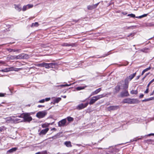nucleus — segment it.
<instances>
[{
	"label": "nucleus",
	"instance_id": "nucleus-11",
	"mask_svg": "<svg viewBox=\"0 0 154 154\" xmlns=\"http://www.w3.org/2000/svg\"><path fill=\"white\" fill-rule=\"evenodd\" d=\"M33 7V5L32 4H28L26 5H24L23 7L22 11H25L27 9L31 8Z\"/></svg>",
	"mask_w": 154,
	"mask_h": 154
},
{
	"label": "nucleus",
	"instance_id": "nucleus-21",
	"mask_svg": "<svg viewBox=\"0 0 154 154\" xmlns=\"http://www.w3.org/2000/svg\"><path fill=\"white\" fill-rule=\"evenodd\" d=\"M64 144L67 147H71L72 146L71 143L69 141L65 142L64 143Z\"/></svg>",
	"mask_w": 154,
	"mask_h": 154
},
{
	"label": "nucleus",
	"instance_id": "nucleus-4",
	"mask_svg": "<svg viewBox=\"0 0 154 154\" xmlns=\"http://www.w3.org/2000/svg\"><path fill=\"white\" fill-rule=\"evenodd\" d=\"M47 114V111L44 110L42 111H40L37 113L36 116L39 119L42 118L44 117Z\"/></svg>",
	"mask_w": 154,
	"mask_h": 154
},
{
	"label": "nucleus",
	"instance_id": "nucleus-40",
	"mask_svg": "<svg viewBox=\"0 0 154 154\" xmlns=\"http://www.w3.org/2000/svg\"><path fill=\"white\" fill-rule=\"evenodd\" d=\"M151 69V67L150 66H149V67L144 69L143 70L145 71V72H146L148 70H150Z\"/></svg>",
	"mask_w": 154,
	"mask_h": 154
},
{
	"label": "nucleus",
	"instance_id": "nucleus-46",
	"mask_svg": "<svg viewBox=\"0 0 154 154\" xmlns=\"http://www.w3.org/2000/svg\"><path fill=\"white\" fill-rule=\"evenodd\" d=\"M45 102V100L44 99H42L39 101L38 102L40 103H43Z\"/></svg>",
	"mask_w": 154,
	"mask_h": 154
},
{
	"label": "nucleus",
	"instance_id": "nucleus-18",
	"mask_svg": "<svg viewBox=\"0 0 154 154\" xmlns=\"http://www.w3.org/2000/svg\"><path fill=\"white\" fill-rule=\"evenodd\" d=\"M62 46H73L74 45L73 43L69 44L66 43H64L62 44Z\"/></svg>",
	"mask_w": 154,
	"mask_h": 154
},
{
	"label": "nucleus",
	"instance_id": "nucleus-23",
	"mask_svg": "<svg viewBox=\"0 0 154 154\" xmlns=\"http://www.w3.org/2000/svg\"><path fill=\"white\" fill-rule=\"evenodd\" d=\"M128 84H126V83L124 82V84L123 86V89L124 90H127L128 87Z\"/></svg>",
	"mask_w": 154,
	"mask_h": 154
},
{
	"label": "nucleus",
	"instance_id": "nucleus-19",
	"mask_svg": "<svg viewBox=\"0 0 154 154\" xmlns=\"http://www.w3.org/2000/svg\"><path fill=\"white\" fill-rule=\"evenodd\" d=\"M61 98L60 97L55 98L54 100L53 104H54L55 103H58L61 100Z\"/></svg>",
	"mask_w": 154,
	"mask_h": 154
},
{
	"label": "nucleus",
	"instance_id": "nucleus-43",
	"mask_svg": "<svg viewBox=\"0 0 154 154\" xmlns=\"http://www.w3.org/2000/svg\"><path fill=\"white\" fill-rule=\"evenodd\" d=\"M6 94L0 93V97H4L5 95H6Z\"/></svg>",
	"mask_w": 154,
	"mask_h": 154
},
{
	"label": "nucleus",
	"instance_id": "nucleus-6",
	"mask_svg": "<svg viewBox=\"0 0 154 154\" xmlns=\"http://www.w3.org/2000/svg\"><path fill=\"white\" fill-rule=\"evenodd\" d=\"M66 119H64L58 122V125L59 127H64L67 125V124H66Z\"/></svg>",
	"mask_w": 154,
	"mask_h": 154
},
{
	"label": "nucleus",
	"instance_id": "nucleus-2",
	"mask_svg": "<svg viewBox=\"0 0 154 154\" xmlns=\"http://www.w3.org/2000/svg\"><path fill=\"white\" fill-rule=\"evenodd\" d=\"M105 95L104 94L97 95L92 97L88 103L90 105H92L94 104L96 101L104 97Z\"/></svg>",
	"mask_w": 154,
	"mask_h": 154
},
{
	"label": "nucleus",
	"instance_id": "nucleus-61",
	"mask_svg": "<svg viewBox=\"0 0 154 154\" xmlns=\"http://www.w3.org/2000/svg\"><path fill=\"white\" fill-rule=\"evenodd\" d=\"M122 14L124 15H126V14H127V13L125 12H123L122 13Z\"/></svg>",
	"mask_w": 154,
	"mask_h": 154
},
{
	"label": "nucleus",
	"instance_id": "nucleus-39",
	"mask_svg": "<svg viewBox=\"0 0 154 154\" xmlns=\"http://www.w3.org/2000/svg\"><path fill=\"white\" fill-rule=\"evenodd\" d=\"M10 71L9 68H5L4 69H2V72H7Z\"/></svg>",
	"mask_w": 154,
	"mask_h": 154
},
{
	"label": "nucleus",
	"instance_id": "nucleus-29",
	"mask_svg": "<svg viewBox=\"0 0 154 154\" xmlns=\"http://www.w3.org/2000/svg\"><path fill=\"white\" fill-rule=\"evenodd\" d=\"M38 25L39 24L38 22H35V23H33L32 24L31 26L37 27Z\"/></svg>",
	"mask_w": 154,
	"mask_h": 154
},
{
	"label": "nucleus",
	"instance_id": "nucleus-8",
	"mask_svg": "<svg viewBox=\"0 0 154 154\" xmlns=\"http://www.w3.org/2000/svg\"><path fill=\"white\" fill-rule=\"evenodd\" d=\"M121 97H128L129 96V94L127 90H124L122 91L120 94Z\"/></svg>",
	"mask_w": 154,
	"mask_h": 154
},
{
	"label": "nucleus",
	"instance_id": "nucleus-48",
	"mask_svg": "<svg viewBox=\"0 0 154 154\" xmlns=\"http://www.w3.org/2000/svg\"><path fill=\"white\" fill-rule=\"evenodd\" d=\"M51 99V98L50 97H48V98H46L45 100V101H49V100H50Z\"/></svg>",
	"mask_w": 154,
	"mask_h": 154
},
{
	"label": "nucleus",
	"instance_id": "nucleus-64",
	"mask_svg": "<svg viewBox=\"0 0 154 154\" xmlns=\"http://www.w3.org/2000/svg\"><path fill=\"white\" fill-rule=\"evenodd\" d=\"M62 97L64 98H65L66 97V96H62Z\"/></svg>",
	"mask_w": 154,
	"mask_h": 154
},
{
	"label": "nucleus",
	"instance_id": "nucleus-10",
	"mask_svg": "<svg viewBox=\"0 0 154 154\" xmlns=\"http://www.w3.org/2000/svg\"><path fill=\"white\" fill-rule=\"evenodd\" d=\"M120 107L119 106H111L107 108L109 111L115 110L119 109Z\"/></svg>",
	"mask_w": 154,
	"mask_h": 154
},
{
	"label": "nucleus",
	"instance_id": "nucleus-57",
	"mask_svg": "<svg viewBox=\"0 0 154 154\" xmlns=\"http://www.w3.org/2000/svg\"><path fill=\"white\" fill-rule=\"evenodd\" d=\"M44 107V106L41 105H38V108H40V107Z\"/></svg>",
	"mask_w": 154,
	"mask_h": 154
},
{
	"label": "nucleus",
	"instance_id": "nucleus-36",
	"mask_svg": "<svg viewBox=\"0 0 154 154\" xmlns=\"http://www.w3.org/2000/svg\"><path fill=\"white\" fill-rule=\"evenodd\" d=\"M48 126V125L46 124H44L42 125V127L43 128H47Z\"/></svg>",
	"mask_w": 154,
	"mask_h": 154
},
{
	"label": "nucleus",
	"instance_id": "nucleus-31",
	"mask_svg": "<svg viewBox=\"0 0 154 154\" xmlns=\"http://www.w3.org/2000/svg\"><path fill=\"white\" fill-rule=\"evenodd\" d=\"M87 8L89 10H92L94 9L93 5L88 6H87Z\"/></svg>",
	"mask_w": 154,
	"mask_h": 154
},
{
	"label": "nucleus",
	"instance_id": "nucleus-20",
	"mask_svg": "<svg viewBox=\"0 0 154 154\" xmlns=\"http://www.w3.org/2000/svg\"><path fill=\"white\" fill-rule=\"evenodd\" d=\"M21 55H22L21 56L22 59H26L29 57V55L27 54H21Z\"/></svg>",
	"mask_w": 154,
	"mask_h": 154
},
{
	"label": "nucleus",
	"instance_id": "nucleus-15",
	"mask_svg": "<svg viewBox=\"0 0 154 154\" xmlns=\"http://www.w3.org/2000/svg\"><path fill=\"white\" fill-rule=\"evenodd\" d=\"M131 99L127 98L123 100V102L124 103H128V104H131Z\"/></svg>",
	"mask_w": 154,
	"mask_h": 154
},
{
	"label": "nucleus",
	"instance_id": "nucleus-38",
	"mask_svg": "<svg viewBox=\"0 0 154 154\" xmlns=\"http://www.w3.org/2000/svg\"><path fill=\"white\" fill-rule=\"evenodd\" d=\"M71 85V84L70 85H68L67 84H65V85H60L58 86H60L61 87H64L66 86H69Z\"/></svg>",
	"mask_w": 154,
	"mask_h": 154
},
{
	"label": "nucleus",
	"instance_id": "nucleus-24",
	"mask_svg": "<svg viewBox=\"0 0 154 154\" xmlns=\"http://www.w3.org/2000/svg\"><path fill=\"white\" fill-rule=\"evenodd\" d=\"M131 80L129 79V78L127 77L124 80V82L129 84V82L131 81Z\"/></svg>",
	"mask_w": 154,
	"mask_h": 154
},
{
	"label": "nucleus",
	"instance_id": "nucleus-62",
	"mask_svg": "<svg viewBox=\"0 0 154 154\" xmlns=\"http://www.w3.org/2000/svg\"><path fill=\"white\" fill-rule=\"evenodd\" d=\"M146 77V75H145V76H144V77L143 78V79H142V80H144V79H145V78Z\"/></svg>",
	"mask_w": 154,
	"mask_h": 154
},
{
	"label": "nucleus",
	"instance_id": "nucleus-35",
	"mask_svg": "<svg viewBox=\"0 0 154 154\" xmlns=\"http://www.w3.org/2000/svg\"><path fill=\"white\" fill-rule=\"evenodd\" d=\"M84 88V87H78L76 88V90L78 91H79Z\"/></svg>",
	"mask_w": 154,
	"mask_h": 154
},
{
	"label": "nucleus",
	"instance_id": "nucleus-52",
	"mask_svg": "<svg viewBox=\"0 0 154 154\" xmlns=\"http://www.w3.org/2000/svg\"><path fill=\"white\" fill-rule=\"evenodd\" d=\"M149 92V89L147 88L146 91H145L144 93H148Z\"/></svg>",
	"mask_w": 154,
	"mask_h": 154
},
{
	"label": "nucleus",
	"instance_id": "nucleus-30",
	"mask_svg": "<svg viewBox=\"0 0 154 154\" xmlns=\"http://www.w3.org/2000/svg\"><path fill=\"white\" fill-rule=\"evenodd\" d=\"M67 120L69 122H72L73 120V119L71 117H67Z\"/></svg>",
	"mask_w": 154,
	"mask_h": 154
},
{
	"label": "nucleus",
	"instance_id": "nucleus-28",
	"mask_svg": "<svg viewBox=\"0 0 154 154\" xmlns=\"http://www.w3.org/2000/svg\"><path fill=\"white\" fill-rule=\"evenodd\" d=\"M6 129V128L4 126L0 127V132L4 131Z\"/></svg>",
	"mask_w": 154,
	"mask_h": 154
},
{
	"label": "nucleus",
	"instance_id": "nucleus-33",
	"mask_svg": "<svg viewBox=\"0 0 154 154\" xmlns=\"http://www.w3.org/2000/svg\"><path fill=\"white\" fill-rule=\"evenodd\" d=\"M147 15V14H144L143 15L141 16H138V17H136V18H142L145 17Z\"/></svg>",
	"mask_w": 154,
	"mask_h": 154
},
{
	"label": "nucleus",
	"instance_id": "nucleus-32",
	"mask_svg": "<svg viewBox=\"0 0 154 154\" xmlns=\"http://www.w3.org/2000/svg\"><path fill=\"white\" fill-rule=\"evenodd\" d=\"M154 82V78L152 80H151L149 82V84H148L147 86V88H148L149 89V86H150V85L153 82Z\"/></svg>",
	"mask_w": 154,
	"mask_h": 154
},
{
	"label": "nucleus",
	"instance_id": "nucleus-58",
	"mask_svg": "<svg viewBox=\"0 0 154 154\" xmlns=\"http://www.w3.org/2000/svg\"><path fill=\"white\" fill-rule=\"evenodd\" d=\"M145 72V71L143 70L142 72L141 75H143Z\"/></svg>",
	"mask_w": 154,
	"mask_h": 154
},
{
	"label": "nucleus",
	"instance_id": "nucleus-7",
	"mask_svg": "<svg viewBox=\"0 0 154 154\" xmlns=\"http://www.w3.org/2000/svg\"><path fill=\"white\" fill-rule=\"evenodd\" d=\"M88 104V103H87L85 104L82 103L78 105L77 107V109L79 110H80L86 107Z\"/></svg>",
	"mask_w": 154,
	"mask_h": 154
},
{
	"label": "nucleus",
	"instance_id": "nucleus-37",
	"mask_svg": "<svg viewBox=\"0 0 154 154\" xmlns=\"http://www.w3.org/2000/svg\"><path fill=\"white\" fill-rule=\"evenodd\" d=\"M6 121H12L13 120V119L11 117L7 118L6 119Z\"/></svg>",
	"mask_w": 154,
	"mask_h": 154
},
{
	"label": "nucleus",
	"instance_id": "nucleus-44",
	"mask_svg": "<svg viewBox=\"0 0 154 154\" xmlns=\"http://www.w3.org/2000/svg\"><path fill=\"white\" fill-rule=\"evenodd\" d=\"M99 3H97V4H95V5H93V7H94V9L96 8L97 7V6H98V5L99 4Z\"/></svg>",
	"mask_w": 154,
	"mask_h": 154
},
{
	"label": "nucleus",
	"instance_id": "nucleus-53",
	"mask_svg": "<svg viewBox=\"0 0 154 154\" xmlns=\"http://www.w3.org/2000/svg\"><path fill=\"white\" fill-rule=\"evenodd\" d=\"M13 89H10L9 88V90L11 92V94H12L13 92H12V91L13 90Z\"/></svg>",
	"mask_w": 154,
	"mask_h": 154
},
{
	"label": "nucleus",
	"instance_id": "nucleus-51",
	"mask_svg": "<svg viewBox=\"0 0 154 154\" xmlns=\"http://www.w3.org/2000/svg\"><path fill=\"white\" fill-rule=\"evenodd\" d=\"M142 101L143 102L148 101V99H146L144 100H142Z\"/></svg>",
	"mask_w": 154,
	"mask_h": 154
},
{
	"label": "nucleus",
	"instance_id": "nucleus-17",
	"mask_svg": "<svg viewBox=\"0 0 154 154\" xmlns=\"http://www.w3.org/2000/svg\"><path fill=\"white\" fill-rule=\"evenodd\" d=\"M140 101L136 99H131V104H135L139 103Z\"/></svg>",
	"mask_w": 154,
	"mask_h": 154
},
{
	"label": "nucleus",
	"instance_id": "nucleus-3",
	"mask_svg": "<svg viewBox=\"0 0 154 154\" xmlns=\"http://www.w3.org/2000/svg\"><path fill=\"white\" fill-rule=\"evenodd\" d=\"M19 117L23 118L25 121L29 122L31 121L32 118L29 116V114L28 113H23L21 114Z\"/></svg>",
	"mask_w": 154,
	"mask_h": 154
},
{
	"label": "nucleus",
	"instance_id": "nucleus-13",
	"mask_svg": "<svg viewBox=\"0 0 154 154\" xmlns=\"http://www.w3.org/2000/svg\"><path fill=\"white\" fill-rule=\"evenodd\" d=\"M18 149L17 147H14L7 151L6 154H9L10 153H12L16 151Z\"/></svg>",
	"mask_w": 154,
	"mask_h": 154
},
{
	"label": "nucleus",
	"instance_id": "nucleus-54",
	"mask_svg": "<svg viewBox=\"0 0 154 154\" xmlns=\"http://www.w3.org/2000/svg\"><path fill=\"white\" fill-rule=\"evenodd\" d=\"M143 96L144 95L142 94L140 95V96H139V97L140 98H141L143 97Z\"/></svg>",
	"mask_w": 154,
	"mask_h": 154
},
{
	"label": "nucleus",
	"instance_id": "nucleus-12",
	"mask_svg": "<svg viewBox=\"0 0 154 154\" xmlns=\"http://www.w3.org/2000/svg\"><path fill=\"white\" fill-rule=\"evenodd\" d=\"M101 88H100L97 89L95 91H94L93 92H92L91 93V94L90 95V97H91L92 96L97 94L99 92H100L101 91Z\"/></svg>",
	"mask_w": 154,
	"mask_h": 154
},
{
	"label": "nucleus",
	"instance_id": "nucleus-49",
	"mask_svg": "<svg viewBox=\"0 0 154 154\" xmlns=\"http://www.w3.org/2000/svg\"><path fill=\"white\" fill-rule=\"evenodd\" d=\"M10 58L12 60L15 59V55L11 56Z\"/></svg>",
	"mask_w": 154,
	"mask_h": 154
},
{
	"label": "nucleus",
	"instance_id": "nucleus-41",
	"mask_svg": "<svg viewBox=\"0 0 154 154\" xmlns=\"http://www.w3.org/2000/svg\"><path fill=\"white\" fill-rule=\"evenodd\" d=\"M136 27V26H130L129 27L126 26L125 27V28L126 29H131L132 27Z\"/></svg>",
	"mask_w": 154,
	"mask_h": 154
},
{
	"label": "nucleus",
	"instance_id": "nucleus-45",
	"mask_svg": "<svg viewBox=\"0 0 154 154\" xmlns=\"http://www.w3.org/2000/svg\"><path fill=\"white\" fill-rule=\"evenodd\" d=\"M21 50L20 49H13V52H18Z\"/></svg>",
	"mask_w": 154,
	"mask_h": 154
},
{
	"label": "nucleus",
	"instance_id": "nucleus-25",
	"mask_svg": "<svg viewBox=\"0 0 154 154\" xmlns=\"http://www.w3.org/2000/svg\"><path fill=\"white\" fill-rule=\"evenodd\" d=\"M130 93L132 94H138V91L137 90H132L131 91Z\"/></svg>",
	"mask_w": 154,
	"mask_h": 154
},
{
	"label": "nucleus",
	"instance_id": "nucleus-50",
	"mask_svg": "<svg viewBox=\"0 0 154 154\" xmlns=\"http://www.w3.org/2000/svg\"><path fill=\"white\" fill-rule=\"evenodd\" d=\"M134 35V33H131L130 35H128V37H132Z\"/></svg>",
	"mask_w": 154,
	"mask_h": 154
},
{
	"label": "nucleus",
	"instance_id": "nucleus-42",
	"mask_svg": "<svg viewBox=\"0 0 154 154\" xmlns=\"http://www.w3.org/2000/svg\"><path fill=\"white\" fill-rule=\"evenodd\" d=\"M7 50L9 52H11L13 51V49L11 48H7Z\"/></svg>",
	"mask_w": 154,
	"mask_h": 154
},
{
	"label": "nucleus",
	"instance_id": "nucleus-60",
	"mask_svg": "<svg viewBox=\"0 0 154 154\" xmlns=\"http://www.w3.org/2000/svg\"><path fill=\"white\" fill-rule=\"evenodd\" d=\"M154 94V91H153V92L150 94V95H152Z\"/></svg>",
	"mask_w": 154,
	"mask_h": 154
},
{
	"label": "nucleus",
	"instance_id": "nucleus-5",
	"mask_svg": "<svg viewBox=\"0 0 154 154\" xmlns=\"http://www.w3.org/2000/svg\"><path fill=\"white\" fill-rule=\"evenodd\" d=\"M122 85V84L121 82L118 83L117 85L115 87L114 89V94L117 93L119 91Z\"/></svg>",
	"mask_w": 154,
	"mask_h": 154
},
{
	"label": "nucleus",
	"instance_id": "nucleus-56",
	"mask_svg": "<svg viewBox=\"0 0 154 154\" xmlns=\"http://www.w3.org/2000/svg\"><path fill=\"white\" fill-rule=\"evenodd\" d=\"M147 136H154V134L151 133V134H149L148 135H147Z\"/></svg>",
	"mask_w": 154,
	"mask_h": 154
},
{
	"label": "nucleus",
	"instance_id": "nucleus-16",
	"mask_svg": "<svg viewBox=\"0 0 154 154\" xmlns=\"http://www.w3.org/2000/svg\"><path fill=\"white\" fill-rule=\"evenodd\" d=\"M14 6L15 8L19 12L20 11L22 10L21 7L20 6V5H14Z\"/></svg>",
	"mask_w": 154,
	"mask_h": 154
},
{
	"label": "nucleus",
	"instance_id": "nucleus-26",
	"mask_svg": "<svg viewBox=\"0 0 154 154\" xmlns=\"http://www.w3.org/2000/svg\"><path fill=\"white\" fill-rule=\"evenodd\" d=\"M22 55H21V54H19L17 56L15 55V59L17 60L18 59H22Z\"/></svg>",
	"mask_w": 154,
	"mask_h": 154
},
{
	"label": "nucleus",
	"instance_id": "nucleus-63",
	"mask_svg": "<svg viewBox=\"0 0 154 154\" xmlns=\"http://www.w3.org/2000/svg\"><path fill=\"white\" fill-rule=\"evenodd\" d=\"M140 75L138 76L137 77V79H138L139 78H140Z\"/></svg>",
	"mask_w": 154,
	"mask_h": 154
},
{
	"label": "nucleus",
	"instance_id": "nucleus-1",
	"mask_svg": "<svg viewBox=\"0 0 154 154\" xmlns=\"http://www.w3.org/2000/svg\"><path fill=\"white\" fill-rule=\"evenodd\" d=\"M57 65V64L55 63H43L38 64V66L41 67H45L46 69H49L54 68Z\"/></svg>",
	"mask_w": 154,
	"mask_h": 154
},
{
	"label": "nucleus",
	"instance_id": "nucleus-27",
	"mask_svg": "<svg viewBox=\"0 0 154 154\" xmlns=\"http://www.w3.org/2000/svg\"><path fill=\"white\" fill-rule=\"evenodd\" d=\"M35 154H47L46 151H44L40 152H38L36 153Z\"/></svg>",
	"mask_w": 154,
	"mask_h": 154
},
{
	"label": "nucleus",
	"instance_id": "nucleus-47",
	"mask_svg": "<svg viewBox=\"0 0 154 154\" xmlns=\"http://www.w3.org/2000/svg\"><path fill=\"white\" fill-rule=\"evenodd\" d=\"M14 117V119H13V120H14V121H19V120H20L19 119H17V117Z\"/></svg>",
	"mask_w": 154,
	"mask_h": 154
},
{
	"label": "nucleus",
	"instance_id": "nucleus-9",
	"mask_svg": "<svg viewBox=\"0 0 154 154\" xmlns=\"http://www.w3.org/2000/svg\"><path fill=\"white\" fill-rule=\"evenodd\" d=\"M49 130V129L48 128H46L45 129L42 130L39 133V135L41 137H42L44 135L46 134Z\"/></svg>",
	"mask_w": 154,
	"mask_h": 154
},
{
	"label": "nucleus",
	"instance_id": "nucleus-59",
	"mask_svg": "<svg viewBox=\"0 0 154 154\" xmlns=\"http://www.w3.org/2000/svg\"><path fill=\"white\" fill-rule=\"evenodd\" d=\"M73 21L75 22V23H76L78 21V20H73Z\"/></svg>",
	"mask_w": 154,
	"mask_h": 154
},
{
	"label": "nucleus",
	"instance_id": "nucleus-34",
	"mask_svg": "<svg viewBox=\"0 0 154 154\" xmlns=\"http://www.w3.org/2000/svg\"><path fill=\"white\" fill-rule=\"evenodd\" d=\"M128 16H130L131 17L134 18L136 17H135V14H129L128 15Z\"/></svg>",
	"mask_w": 154,
	"mask_h": 154
},
{
	"label": "nucleus",
	"instance_id": "nucleus-22",
	"mask_svg": "<svg viewBox=\"0 0 154 154\" xmlns=\"http://www.w3.org/2000/svg\"><path fill=\"white\" fill-rule=\"evenodd\" d=\"M136 72L133 73V74H131L130 76H128V78H129V79L131 80L136 75Z\"/></svg>",
	"mask_w": 154,
	"mask_h": 154
},
{
	"label": "nucleus",
	"instance_id": "nucleus-55",
	"mask_svg": "<svg viewBox=\"0 0 154 154\" xmlns=\"http://www.w3.org/2000/svg\"><path fill=\"white\" fill-rule=\"evenodd\" d=\"M154 99V98L153 97H150L149 98H148V101H150V100H152L153 99Z\"/></svg>",
	"mask_w": 154,
	"mask_h": 154
},
{
	"label": "nucleus",
	"instance_id": "nucleus-14",
	"mask_svg": "<svg viewBox=\"0 0 154 154\" xmlns=\"http://www.w3.org/2000/svg\"><path fill=\"white\" fill-rule=\"evenodd\" d=\"M62 134V132H59L56 135L54 136H53L52 137L49 138V139L52 138L54 139H55L57 138H59L61 137L60 135Z\"/></svg>",
	"mask_w": 154,
	"mask_h": 154
}]
</instances>
